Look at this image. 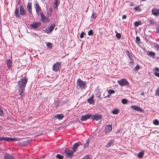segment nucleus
I'll return each mask as SVG.
<instances>
[{"label": "nucleus", "mask_w": 159, "mask_h": 159, "mask_svg": "<svg viewBox=\"0 0 159 159\" xmlns=\"http://www.w3.org/2000/svg\"><path fill=\"white\" fill-rule=\"evenodd\" d=\"M147 54L148 55L152 57L153 58H154V56L155 55V53L154 52H152L151 51H148L147 52Z\"/></svg>", "instance_id": "22"}, {"label": "nucleus", "mask_w": 159, "mask_h": 159, "mask_svg": "<svg viewBox=\"0 0 159 159\" xmlns=\"http://www.w3.org/2000/svg\"><path fill=\"white\" fill-rule=\"evenodd\" d=\"M94 97V95L93 94H92L91 95V97H89V98H91L92 99H93Z\"/></svg>", "instance_id": "60"}, {"label": "nucleus", "mask_w": 159, "mask_h": 159, "mask_svg": "<svg viewBox=\"0 0 159 159\" xmlns=\"http://www.w3.org/2000/svg\"><path fill=\"white\" fill-rule=\"evenodd\" d=\"M87 102L89 103V104L94 105L95 102L93 99H92L89 98L87 100Z\"/></svg>", "instance_id": "24"}, {"label": "nucleus", "mask_w": 159, "mask_h": 159, "mask_svg": "<svg viewBox=\"0 0 159 159\" xmlns=\"http://www.w3.org/2000/svg\"><path fill=\"white\" fill-rule=\"evenodd\" d=\"M21 3V1H20V0H18V1H17V5H20Z\"/></svg>", "instance_id": "59"}, {"label": "nucleus", "mask_w": 159, "mask_h": 159, "mask_svg": "<svg viewBox=\"0 0 159 159\" xmlns=\"http://www.w3.org/2000/svg\"><path fill=\"white\" fill-rule=\"evenodd\" d=\"M128 100L125 98H123L121 100V102L124 104H125L127 103Z\"/></svg>", "instance_id": "33"}, {"label": "nucleus", "mask_w": 159, "mask_h": 159, "mask_svg": "<svg viewBox=\"0 0 159 159\" xmlns=\"http://www.w3.org/2000/svg\"><path fill=\"white\" fill-rule=\"evenodd\" d=\"M126 54L128 56L129 60H132V59H133L132 53L131 52H130L129 50H127L126 51Z\"/></svg>", "instance_id": "21"}, {"label": "nucleus", "mask_w": 159, "mask_h": 159, "mask_svg": "<svg viewBox=\"0 0 159 159\" xmlns=\"http://www.w3.org/2000/svg\"><path fill=\"white\" fill-rule=\"evenodd\" d=\"M82 145L81 143L80 142H78L76 143H75L73 144V146L72 148V150L75 152L77 151V148L80 145Z\"/></svg>", "instance_id": "12"}, {"label": "nucleus", "mask_w": 159, "mask_h": 159, "mask_svg": "<svg viewBox=\"0 0 159 159\" xmlns=\"http://www.w3.org/2000/svg\"><path fill=\"white\" fill-rule=\"evenodd\" d=\"M84 37V33L83 32H82L80 34V37L81 38H83Z\"/></svg>", "instance_id": "50"}, {"label": "nucleus", "mask_w": 159, "mask_h": 159, "mask_svg": "<svg viewBox=\"0 0 159 159\" xmlns=\"http://www.w3.org/2000/svg\"><path fill=\"white\" fill-rule=\"evenodd\" d=\"M152 14L155 16H158L159 15V9L154 8L152 10Z\"/></svg>", "instance_id": "17"}, {"label": "nucleus", "mask_w": 159, "mask_h": 159, "mask_svg": "<svg viewBox=\"0 0 159 159\" xmlns=\"http://www.w3.org/2000/svg\"><path fill=\"white\" fill-rule=\"evenodd\" d=\"M90 156L89 155H87L85 156L82 159H90Z\"/></svg>", "instance_id": "46"}, {"label": "nucleus", "mask_w": 159, "mask_h": 159, "mask_svg": "<svg viewBox=\"0 0 159 159\" xmlns=\"http://www.w3.org/2000/svg\"><path fill=\"white\" fill-rule=\"evenodd\" d=\"M52 13H51L50 12H49H49H48L47 13V15L48 16V17L50 16L51 15Z\"/></svg>", "instance_id": "61"}, {"label": "nucleus", "mask_w": 159, "mask_h": 159, "mask_svg": "<svg viewBox=\"0 0 159 159\" xmlns=\"http://www.w3.org/2000/svg\"><path fill=\"white\" fill-rule=\"evenodd\" d=\"M40 16L41 20L42 22L45 23L49 21L50 19L48 18V16H45L43 12H40Z\"/></svg>", "instance_id": "9"}, {"label": "nucleus", "mask_w": 159, "mask_h": 159, "mask_svg": "<svg viewBox=\"0 0 159 159\" xmlns=\"http://www.w3.org/2000/svg\"><path fill=\"white\" fill-rule=\"evenodd\" d=\"M41 23L40 22L34 21L32 23L30 24L31 28L34 30H36L41 25Z\"/></svg>", "instance_id": "8"}, {"label": "nucleus", "mask_w": 159, "mask_h": 159, "mask_svg": "<svg viewBox=\"0 0 159 159\" xmlns=\"http://www.w3.org/2000/svg\"><path fill=\"white\" fill-rule=\"evenodd\" d=\"M54 4V5H58V0H55Z\"/></svg>", "instance_id": "51"}, {"label": "nucleus", "mask_w": 159, "mask_h": 159, "mask_svg": "<svg viewBox=\"0 0 159 159\" xmlns=\"http://www.w3.org/2000/svg\"><path fill=\"white\" fill-rule=\"evenodd\" d=\"M28 78L26 76L22 78L20 80L17 81V90L18 91H25L26 84L28 82Z\"/></svg>", "instance_id": "1"}, {"label": "nucleus", "mask_w": 159, "mask_h": 159, "mask_svg": "<svg viewBox=\"0 0 159 159\" xmlns=\"http://www.w3.org/2000/svg\"><path fill=\"white\" fill-rule=\"evenodd\" d=\"M89 139H88L86 140V142L85 144H84V147L85 148L87 147L88 146L89 144Z\"/></svg>", "instance_id": "43"}, {"label": "nucleus", "mask_w": 159, "mask_h": 159, "mask_svg": "<svg viewBox=\"0 0 159 159\" xmlns=\"http://www.w3.org/2000/svg\"><path fill=\"white\" fill-rule=\"evenodd\" d=\"M25 91H18V92L19 93V95L20 96V98H21V99L22 100V98L25 95L23 94V92H24Z\"/></svg>", "instance_id": "27"}, {"label": "nucleus", "mask_w": 159, "mask_h": 159, "mask_svg": "<svg viewBox=\"0 0 159 159\" xmlns=\"http://www.w3.org/2000/svg\"><path fill=\"white\" fill-rule=\"evenodd\" d=\"M64 152L66 154V156L69 158H72L74 156V151L72 150L66 148L64 150Z\"/></svg>", "instance_id": "5"}, {"label": "nucleus", "mask_w": 159, "mask_h": 159, "mask_svg": "<svg viewBox=\"0 0 159 159\" xmlns=\"http://www.w3.org/2000/svg\"><path fill=\"white\" fill-rule=\"evenodd\" d=\"M149 23L151 24H152L154 25L155 24V21L154 20H150L149 21Z\"/></svg>", "instance_id": "45"}, {"label": "nucleus", "mask_w": 159, "mask_h": 159, "mask_svg": "<svg viewBox=\"0 0 159 159\" xmlns=\"http://www.w3.org/2000/svg\"><path fill=\"white\" fill-rule=\"evenodd\" d=\"M112 125H106L104 129V132L105 134H108L111 132L112 129Z\"/></svg>", "instance_id": "11"}, {"label": "nucleus", "mask_w": 159, "mask_h": 159, "mask_svg": "<svg viewBox=\"0 0 159 159\" xmlns=\"http://www.w3.org/2000/svg\"><path fill=\"white\" fill-rule=\"evenodd\" d=\"M2 140L7 142H12L15 141V139L11 138L2 137L0 138V141Z\"/></svg>", "instance_id": "15"}, {"label": "nucleus", "mask_w": 159, "mask_h": 159, "mask_svg": "<svg viewBox=\"0 0 159 159\" xmlns=\"http://www.w3.org/2000/svg\"><path fill=\"white\" fill-rule=\"evenodd\" d=\"M97 16V15L96 14V13L94 12H93V13L91 16V19H93V20H94L96 18Z\"/></svg>", "instance_id": "31"}, {"label": "nucleus", "mask_w": 159, "mask_h": 159, "mask_svg": "<svg viewBox=\"0 0 159 159\" xmlns=\"http://www.w3.org/2000/svg\"><path fill=\"white\" fill-rule=\"evenodd\" d=\"M97 129H96V130L93 133V134H94L95 135L96 134V131H97Z\"/></svg>", "instance_id": "64"}, {"label": "nucleus", "mask_w": 159, "mask_h": 159, "mask_svg": "<svg viewBox=\"0 0 159 159\" xmlns=\"http://www.w3.org/2000/svg\"><path fill=\"white\" fill-rule=\"evenodd\" d=\"M144 154V153L143 151H141L138 154V156L139 158H141L143 157Z\"/></svg>", "instance_id": "30"}, {"label": "nucleus", "mask_w": 159, "mask_h": 159, "mask_svg": "<svg viewBox=\"0 0 159 159\" xmlns=\"http://www.w3.org/2000/svg\"><path fill=\"white\" fill-rule=\"evenodd\" d=\"M154 70H155V71L159 72V68L157 67H155Z\"/></svg>", "instance_id": "52"}, {"label": "nucleus", "mask_w": 159, "mask_h": 159, "mask_svg": "<svg viewBox=\"0 0 159 159\" xmlns=\"http://www.w3.org/2000/svg\"><path fill=\"white\" fill-rule=\"evenodd\" d=\"M27 11L29 12V14L31 15L32 14V4L30 2H28L27 6Z\"/></svg>", "instance_id": "16"}, {"label": "nucleus", "mask_w": 159, "mask_h": 159, "mask_svg": "<svg viewBox=\"0 0 159 159\" xmlns=\"http://www.w3.org/2000/svg\"><path fill=\"white\" fill-rule=\"evenodd\" d=\"M136 42L137 43H140V39L139 36H137L136 38Z\"/></svg>", "instance_id": "35"}, {"label": "nucleus", "mask_w": 159, "mask_h": 159, "mask_svg": "<svg viewBox=\"0 0 159 159\" xmlns=\"http://www.w3.org/2000/svg\"><path fill=\"white\" fill-rule=\"evenodd\" d=\"M153 124L156 125H159V121L157 119H155L153 120Z\"/></svg>", "instance_id": "34"}, {"label": "nucleus", "mask_w": 159, "mask_h": 159, "mask_svg": "<svg viewBox=\"0 0 159 159\" xmlns=\"http://www.w3.org/2000/svg\"><path fill=\"white\" fill-rule=\"evenodd\" d=\"M154 47L156 48V50L159 51V45L158 44H155L154 45Z\"/></svg>", "instance_id": "47"}, {"label": "nucleus", "mask_w": 159, "mask_h": 159, "mask_svg": "<svg viewBox=\"0 0 159 159\" xmlns=\"http://www.w3.org/2000/svg\"><path fill=\"white\" fill-rule=\"evenodd\" d=\"M151 38V36L145 35V38H144L146 40V42L148 41V40H149L150 38Z\"/></svg>", "instance_id": "41"}, {"label": "nucleus", "mask_w": 159, "mask_h": 159, "mask_svg": "<svg viewBox=\"0 0 159 159\" xmlns=\"http://www.w3.org/2000/svg\"><path fill=\"white\" fill-rule=\"evenodd\" d=\"M156 33L159 34V25H157L156 27Z\"/></svg>", "instance_id": "49"}, {"label": "nucleus", "mask_w": 159, "mask_h": 159, "mask_svg": "<svg viewBox=\"0 0 159 159\" xmlns=\"http://www.w3.org/2000/svg\"><path fill=\"white\" fill-rule=\"evenodd\" d=\"M77 84L80 88L81 89H84L87 87L85 82L82 81L80 78L77 80Z\"/></svg>", "instance_id": "3"}, {"label": "nucleus", "mask_w": 159, "mask_h": 159, "mask_svg": "<svg viewBox=\"0 0 159 159\" xmlns=\"http://www.w3.org/2000/svg\"><path fill=\"white\" fill-rule=\"evenodd\" d=\"M134 10L136 11H141V9L139 7V6H137L135 7Z\"/></svg>", "instance_id": "39"}, {"label": "nucleus", "mask_w": 159, "mask_h": 159, "mask_svg": "<svg viewBox=\"0 0 159 159\" xmlns=\"http://www.w3.org/2000/svg\"><path fill=\"white\" fill-rule=\"evenodd\" d=\"M111 94L108 93V94L107 96L104 97V98H106L109 97L111 96Z\"/></svg>", "instance_id": "62"}, {"label": "nucleus", "mask_w": 159, "mask_h": 159, "mask_svg": "<svg viewBox=\"0 0 159 159\" xmlns=\"http://www.w3.org/2000/svg\"><path fill=\"white\" fill-rule=\"evenodd\" d=\"M49 11L51 13L53 12V10L51 7H50L48 9Z\"/></svg>", "instance_id": "53"}, {"label": "nucleus", "mask_w": 159, "mask_h": 159, "mask_svg": "<svg viewBox=\"0 0 159 159\" xmlns=\"http://www.w3.org/2000/svg\"><path fill=\"white\" fill-rule=\"evenodd\" d=\"M56 157L58 159H63L64 158L63 156L59 154H57L56 155Z\"/></svg>", "instance_id": "36"}, {"label": "nucleus", "mask_w": 159, "mask_h": 159, "mask_svg": "<svg viewBox=\"0 0 159 159\" xmlns=\"http://www.w3.org/2000/svg\"><path fill=\"white\" fill-rule=\"evenodd\" d=\"M129 64L133 65L134 62L133 59H132V60H131L130 61H129Z\"/></svg>", "instance_id": "57"}, {"label": "nucleus", "mask_w": 159, "mask_h": 159, "mask_svg": "<svg viewBox=\"0 0 159 159\" xmlns=\"http://www.w3.org/2000/svg\"><path fill=\"white\" fill-rule=\"evenodd\" d=\"M134 5V4L132 2H131L129 4V5L130 6H133Z\"/></svg>", "instance_id": "58"}, {"label": "nucleus", "mask_w": 159, "mask_h": 159, "mask_svg": "<svg viewBox=\"0 0 159 159\" xmlns=\"http://www.w3.org/2000/svg\"><path fill=\"white\" fill-rule=\"evenodd\" d=\"M61 69V63L60 62H57L52 66V70L55 72L60 71Z\"/></svg>", "instance_id": "4"}, {"label": "nucleus", "mask_w": 159, "mask_h": 159, "mask_svg": "<svg viewBox=\"0 0 159 159\" xmlns=\"http://www.w3.org/2000/svg\"><path fill=\"white\" fill-rule=\"evenodd\" d=\"M116 37L118 39H120L121 37V34L119 33H116Z\"/></svg>", "instance_id": "38"}, {"label": "nucleus", "mask_w": 159, "mask_h": 159, "mask_svg": "<svg viewBox=\"0 0 159 159\" xmlns=\"http://www.w3.org/2000/svg\"><path fill=\"white\" fill-rule=\"evenodd\" d=\"M3 159H15V158L11 155L5 154L4 156Z\"/></svg>", "instance_id": "20"}, {"label": "nucleus", "mask_w": 159, "mask_h": 159, "mask_svg": "<svg viewBox=\"0 0 159 159\" xmlns=\"http://www.w3.org/2000/svg\"><path fill=\"white\" fill-rule=\"evenodd\" d=\"M117 83L122 86L129 85V83L125 79H122L117 81Z\"/></svg>", "instance_id": "7"}, {"label": "nucleus", "mask_w": 159, "mask_h": 159, "mask_svg": "<svg viewBox=\"0 0 159 159\" xmlns=\"http://www.w3.org/2000/svg\"><path fill=\"white\" fill-rule=\"evenodd\" d=\"M55 26V23H53L50 26L47 27L44 30V32L47 34L50 33L53 31Z\"/></svg>", "instance_id": "6"}, {"label": "nucleus", "mask_w": 159, "mask_h": 159, "mask_svg": "<svg viewBox=\"0 0 159 159\" xmlns=\"http://www.w3.org/2000/svg\"><path fill=\"white\" fill-rule=\"evenodd\" d=\"M64 116L62 114H58L56 115L54 117L55 118L61 120L64 118Z\"/></svg>", "instance_id": "19"}, {"label": "nucleus", "mask_w": 159, "mask_h": 159, "mask_svg": "<svg viewBox=\"0 0 159 159\" xmlns=\"http://www.w3.org/2000/svg\"><path fill=\"white\" fill-rule=\"evenodd\" d=\"M26 14V12L23 5H21L20 6V13L19 8L17 7H16L15 15L16 18L20 19L21 18L20 16H25Z\"/></svg>", "instance_id": "2"}, {"label": "nucleus", "mask_w": 159, "mask_h": 159, "mask_svg": "<svg viewBox=\"0 0 159 159\" xmlns=\"http://www.w3.org/2000/svg\"><path fill=\"white\" fill-rule=\"evenodd\" d=\"M91 114L89 113L86 114L83 116H82L80 119L82 121H84L86 120L89 118H91Z\"/></svg>", "instance_id": "13"}, {"label": "nucleus", "mask_w": 159, "mask_h": 159, "mask_svg": "<svg viewBox=\"0 0 159 159\" xmlns=\"http://www.w3.org/2000/svg\"><path fill=\"white\" fill-rule=\"evenodd\" d=\"M34 7L36 11H41V9L38 2H36L35 4L34 5Z\"/></svg>", "instance_id": "23"}, {"label": "nucleus", "mask_w": 159, "mask_h": 159, "mask_svg": "<svg viewBox=\"0 0 159 159\" xmlns=\"http://www.w3.org/2000/svg\"><path fill=\"white\" fill-rule=\"evenodd\" d=\"M119 110L117 108L115 109L114 110H113L111 113L114 115H116L119 113Z\"/></svg>", "instance_id": "25"}, {"label": "nucleus", "mask_w": 159, "mask_h": 159, "mask_svg": "<svg viewBox=\"0 0 159 159\" xmlns=\"http://www.w3.org/2000/svg\"><path fill=\"white\" fill-rule=\"evenodd\" d=\"M141 25V23L140 20L135 21L134 23V26L136 27H137Z\"/></svg>", "instance_id": "29"}, {"label": "nucleus", "mask_w": 159, "mask_h": 159, "mask_svg": "<svg viewBox=\"0 0 159 159\" xmlns=\"http://www.w3.org/2000/svg\"><path fill=\"white\" fill-rule=\"evenodd\" d=\"M130 108L134 110L138 111L143 112L144 111V110L142 109L137 106L132 105Z\"/></svg>", "instance_id": "14"}, {"label": "nucleus", "mask_w": 159, "mask_h": 159, "mask_svg": "<svg viewBox=\"0 0 159 159\" xmlns=\"http://www.w3.org/2000/svg\"><path fill=\"white\" fill-rule=\"evenodd\" d=\"M58 6V5H54V9L57 10V9Z\"/></svg>", "instance_id": "54"}, {"label": "nucleus", "mask_w": 159, "mask_h": 159, "mask_svg": "<svg viewBox=\"0 0 159 159\" xmlns=\"http://www.w3.org/2000/svg\"><path fill=\"white\" fill-rule=\"evenodd\" d=\"M32 35H35V36H38V35L36 33H34V32L32 34Z\"/></svg>", "instance_id": "63"}, {"label": "nucleus", "mask_w": 159, "mask_h": 159, "mask_svg": "<svg viewBox=\"0 0 159 159\" xmlns=\"http://www.w3.org/2000/svg\"><path fill=\"white\" fill-rule=\"evenodd\" d=\"M113 144V141L110 140L107 143L105 146L107 148H109L111 147Z\"/></svg>", "instance_id": "26"}, {"label": "nucleus", "mask_w": 159, "mask_h": 159, "mask_svg": "<svg viewBox=\"0 0 159 159\" xmlns=\"http://www.w3.org/2000/svg\"><path fill=\"white\" fill-rule=\"evenodd\" d=\"M46 46L47 47L50 49H51L52 48V44L51 42H47L46 43Z\"/></svg>", "instance_id": "28"}, {"label": "nucleus", "mask_w": 159, "mask_h": 159, "mask_svg": "<svg viewBox=\"0 0 159 159\" xmlns=\"http://www.w3.org/2000/svg\"><path fill=\"white\" fill-rule=\"evenodd\" d=\"M91 119L96 121H98L102 119V116L101 114L97 113L95 114L94 115L91 114Z\"/></svg>", "instance_id": "10"}, {"label": "nucleus", "mask_w": 159, "mask_h": 159, "mask_svg": "<svg viewBox=\"0 0 159 159\" xmlns=\"http://www.w3.org/2000/svg\"><path fill=\"white\" fill-rule=\"evenodd\" d=\"M36 13L37 15L38 16H39V14H40V12H39L41 11H36Z\"/></svg>", "instance_id": "56"}, {"label": "nucleus", "mask_w": 159, "mask_h": 159, "mask_svg": "<svg viewBox=\"0 0 159 159\" xmlns=\"http://www.w3.org/2000/svg\"><path fill=\"white\" fill-rule=\"evenodd\" d=\"M101 93L99 92H98L96 94V97L100 99H102V98H101Z\"/></svg>", "instance_id": "32"}, {"label": "nucleus", "mask_w": 159, "mask_h": 159, "mask_svg": "<svg viewBox=\"0 0 159 159\" xmlns=\"http://www.w3.org/2000/svg\"><path fill=\"white\" fill-rule=\"evenodd\" d=\"M127 17L125 15H123L122 16V19H125Z\"/></svg>", "instance_id": "55"}, {"label": "nucleus", "mask_w": 159, "mask_h": 159, "mask_svg": "<svg viewBox=\"0 0 159 159\" xmlns=\"http://www.w3.org/2000/svg\"><path fill=\"white\" fill-rule=\"evenodd\" d=\"M155 95L157 96H159V86L156 90Z\"/></svg>", "instance_id": "42"}, {"label": "nucleus", "mask_w": 159, "mask_h": 159, "mask_svg": "<svg viewBox=\"0 0 159 159\" xmlns=\"http://www.w3.org/2000/svg\"><path fill=\"white\" fill-rule=\"evenodd\" d=\"M140 67V66L139 65H137L134 68V70L135 71H137L139 69Z\"/></svg>", "instance_id": "37"}, {"label": "nucleus", "mask_w": 159, "mask_h": 159, "mask_svg": "<svg viewBox=\"0 0 159 159\" xmlns=\"http://www.w3.org/2000/svg\"><path fill=\"white\" fill-rule=\"evenodd\" d=\"M12 61L10 59H8L7 60V65L9 69H10L12 68Z\"/></svg>", "instance_id": "18"}, {"label": "nucleus", "mask_w": 159, "mask_h": 159, "mask_svg": "<svg viewBox=\"0 0 159 159\" xmlns=\"http://www.w3.org/2000/svg\"><path fill=\"white\" fill-rule=\"evenodd\" d=\"M107 92L108 93L111 94L114 93H115V91L114 90L110 89L108 90Z\"/></svg>", "instance_id": "40"}, {"label": "nucleus", "mask_w": 159, "mask_h": 159, "mask_svg": "<svg viewBox=\"0 0 159 159\" xmlns=\"http://www.w3.org/2000/svg\"><path fill=\"white\" fill-rule=\"evenodd\" d=\"M93 34V30H90L88 32V35L89 36L92 35Z\"/></svg>", "instance_id": "44"}, {"label": "nucleus", "mask_w": 159, "mask_h": 159, "mask_svg": "<svg viewBox=\"0 0 159 159\" xmlns=\"http://www.w3.org/2000/svg\"><path fill=\"white\" fill-rule=\"evenodd\" d=\"M3 115V110L0 107V116H2Z\"/></svg>", "instance_id": "48"}]
</instances>
